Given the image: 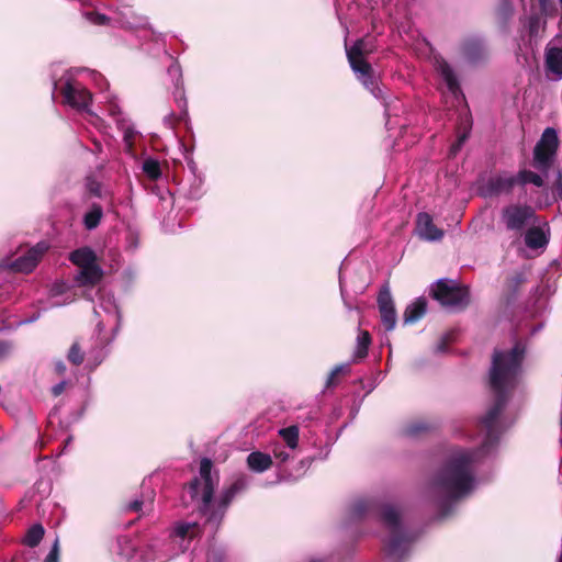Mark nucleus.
Returning a JSON list of instances; mask_svg holds the SVG:
<instances>
[{"label": "nucleus", "instance_id": "f257e3e1", "mask_svg": "<svg viewBox=\"0 0 562 562\" xmlns=\"http://www.w3.org/2000/svg\"><path fill=\"white\" fill-rule=\"evenodd\" d=\"M526 347L518 341L509 351L495 350L490 369V389L494 402L481 419L485 438L480 449H450L431 477L427 493L437 504L440 516L447 517L453 505L473 493L477 486L476 464L480 456L496 447L502 432L509 426L502 417L510 392L518 385Z\"/></svg>", "mask_w": 562, "mask_h": 562}, {"label": "nucleus", "instance_id": "f03ea898", "mask_svg": "<svg viewBox=\"0 0 562 562\" xmlns=\"http://www.w3.org/2000/svg\"><path fill=\"white\" fill-rule=\"evenodd\" d=\"M349 516L352 520L373 517L381 522L385 530L383 562H404L409 555L417 535L407 528L397 506L376 497L358 498L350 505Z\"/></svg>", "mask_w": 562, "mask_h": 562}, {"label": "nucleus", "instance_id": "7ed1b4c3", "mask_svg": "<svg viewBox=\"0 0 562 562\" xmlns=\"http://www.w3.org/2000/svg\"><path fill=\"white\" fill-rule=\"evenodd\" d=\"M213 463L204 458L200 463L199 476L194 477L188 487L192 501L199 504V512L205 517V522L212 530L221 525L227 508L234 498L245 492L250 484V476L245 473L237 474L229 486L224 488L216 501H213L214 490L218 484V476L212 473Z\"/></svg>", "mask_w": 562, "mask_h": 562}, {"label": "nucleus", "instance_id": "20e7f679", "mask_svg": "<svg viewBox=\"0 0 562 562\" xmlns=\"http://www.w3.org/2000/svg\"><path fill=\"white\" fill-rule=\"evenodd\" d=\"M202 532V526L198 521L177 520L169 528L167 539H155L143 549L140 562H168L187 552Z\"/></svg>", "mask_w": 562, "mask_h": 562}, {"label": "nucleus", "instance_id": "39448f33", "mask_svg": "<svg viewBox=\"0 0 562 562\" xmlns=\"http://www.w3.org/2000/svg\"><path fill=\"white\" fill-rule=\"evenodd\" d=\"M70 261L78 268L74 280L78 286H94L103 278V270L97 262V255L88 247L74 250Z\"/></svg>", "mask_w": 562, "mask_h": 562}, {"label": "nucleus", "instance_id": "423d86ee", "mask_svg": "<svg viewBox=\"0 0 562 562\" xmlns=\"http://www.w3.org/2000/svg\"><path fill=\"white\" fill-rule=\"evenodd\" d=\"M431 294L443 307L453 312L464 310L470 303L469 286L452 279H439L431 288Z\"/></svg>", "mask_w": 562, "mask_h": 562}, {"label": "nucleus", "instance_id": "0eeeda50", "mask_svg": "<svg viewBox=\"0 0 562 562\" xmlns=\"http://www.w3.org/2000/svg\"><path fill=\"white\" fill-rule=\"evenodd\" d=\"M362 45V41H358L351 47L346 49L348 61L358 80L361 81L366 89H368L376 99H383V93L378 86L373 69L363 58Z\"/></svg>", "mask_w": 562, "mask_h": 562}, {"label": "nucleus", "instance_id": "6e6552de", "mask_svg": "<svg viewBox=\"0 0 562 562\" xmlns=\"http://www.w3.org/2000/svg\"><path fill=\"white\" fill-rule=\"evenodd\" d=\"M501 221L507 231L520 234L529 226L538 224V216L532 206L514 203L502 210Z\"/></svg>", "mask_w": 562, "mask_h": 562}, {"label": "nucleus", "instance_id": "1a4fd4ad", "mask_svg": "<svg viewBox=\"0 0 562 562\" xmlns=\"http://www.w3.org/2000/svg\"><path fill=\"white\" fill-rule=\"evenodd\" d=\"M558 146L557 131L552 127H547L533 148L532 166L546 175L553 164Z\"/></svg>", "mask_w": 562, "mask_h": 562}, {"label": "nucleus", "instance_id": "9d476101", "mask_svg": "<svg viewBox=\"0 0 562 562\" xmlns=\"http://www.w3.org/2000/svg\"><path fill=\"white\" fill-rule=\"evenodd\" d=\"M54 88L60 91L66 104L78 111L91 113L89 106L92 94L80 82L71 78H65V80L55 82Z\"/></svg>", "mask_w": 562, "mask_h": 562}, {"label": "nucleus", "instance_id": "9b49d317", "mask_svg": "<svg viewBox=\"0 0 562 562\" xmlns=\"http://www.w3.org/2000/svg\"><path fill=\"white\" fill-rule=\"evenodd\" d=\"M517 187L515 175L503 171L490 176L481 186L480 191L484 198L510 194Z\"/></svg>", "mask_w": 562, "mask_h": 562}, {"label": "nucleus", "instance_id": "f8f14e48", "mask_svg": "<svg viewBox=\"0 0 562 562\" xmlns=\"http://www.w3.org/2000/svg\"><path fill=\"white\" fill-rule=\"evenodd\" d=\"M378 306L381 315V322L385 330H393L396 326L397 315L393 297L387 285H384L379 292Z\"/></svg>", "mask_w": 562, "mask_h": 562}, {"label": "nucleus", "instance_id": "ddd939ff", "mask_svg": "<svg viewBox=\"0 0 562 562\" xmlns=\"http://www.w3.org/2000/svg\"><path fill=\"white\" fill-rule=\"evenodd\" d=\"M47 249L48 245L46 243H37L34 247L30 248L25 255L16 258L11 263L12 269L25 273L33 271Z\"/></svg>", "mask_w": 562, "mask_h": 562}, {"label": "nucleus", "instance_id": "4468645a", "mask_svg": "<svg viewBox=\"0 0 562 562\" xmlns=\"http://www.w3.org/2000/svg\"><path fill=\"white\" fill-rule=\"evenodd\" d=\"M415 233L420 239L426 241H439L445 235L443 231L434 224L431 215L426 212L418 213Z\"/></svg>", "mask_w": 562, "mask_h": 562}, {"label": "nucleus", "instance_id": "2eb2a0df", "mask_svg": "<svg viewBox=\"0 0 562 562\" xmlns=\"http://www.w3.org/2000/svg\"><path fill=\"white\" fill-rule=\"evenodd\" d=\"M109 113L114 117L117 128L123 133V140L127 151H132L133 142L137 132L133 123L126 119L115 102L109 104Z\"/></svg>", "mask_w": 562, "mask_h": 562}, {"label": "nucleus", "instance_id": "dca6fc26", "mask_svg": "<svg viewBox=\"0 0 562 562\" xmlns=\"http://www.w3.org/2000/svg\"><path fill=\"white\" fill-rule=\"evenodd\" d=\"M461 52L470 63H479L487 57V48L482 37L472 35L462 42Z\"/></svg>", "mask_w": 562, "mask_h": 562}, {"label": "nucleus", "instance_id": "f3484780", "mask_svg": "<svg viewBox=\"0 0 562 562\" xmlns=\"http://www.w3.org/2000/svg\"><path fill=\"white\" fill-rule=\"evenodd\" d=\"M547 72L553 75L554 80L562 79V49L550 47L546 52Z\"/></svg>", "mask_w": 562, "mask_h": 562}, {"label": "nucleus", "instance_id": "a211bd4d", "mask_svg": "<svg viewBox=\"0 0 562 562\" xmlns=\"http://www.w3.org/2000/svg\"><path fill=\"white\" fill-rule=\"evenodd\" d=\"M100 307L109 315L110 318L114 322V328H113V337L117 334L121 327L122 323V315L120 312V308L115 302V299L113 295H102L100 299Z\"/></svg>", "mask_w": 562, "mask_h": 562}, {"label": "nucleus", "instance_id": "6ab92c4d", "mask_svg": "<svg viewBox=\"0 0 562 562\" xmlns=\"http://www.w3.org/2000/svg\"><path fill=\"white\" fill-rule=\"evenodd\" d=\"M527 281V272L525 269L514 271L506 280L504 292L507 301L516 299L520 286Z\"/></svg>", "mask_w": 562, "mask_h": 562}, {"label": "nucleus", "instance_id": "aec40b11", "mask_svg": "<svg viewBox=\"0 0 562 562\" xmlns=\"http://www.w3.org/2000/svg\"><path fill=\"white\" fill-rule=\"evenodd\" d=\"M427 311V301L425 297H417L414 302L407 305L403 319L405 324H414L418 322Z\"/></svg>", "mask_w": 562, "mask_h": 562}, {"label": "nucleus", "instance_id": "412c9836", "mask_svg": "<svg viewBox=\"0 0 562 562\" xmlns=\"http://www.w3.org/2000/svg\"><path fill=\"white\" fill-rule=\"evenodd\" d=\"M248 468L256 473H262L271 468L272 459L268 453L261 451H252L247 456Z\"/></svg>", "mask_w": 562, "mask_h": 562}, {"label": "nucleus", "instance_id": "4be33fe9", "mask_svg": "<svg viewBox=\"0 0 562 562\" xmlns=\"http://www.w3.org/2000/svg\"><path fill=\"white\" fill-rule=\"evenodd\" d=\"M531 226L532 227L528 228L525 234L526 246L530 249L544 248L549 243L548 236L540 227L536 225Z\"/></svg>", "mask_w": 562, "mask_h": 562}, {"label": "nucleus", "instance_id": "5701e85b", "mask_svg": "<svg viewBox=\"0 0 562 562\" xmlns=\"http://www.w3.org/2000/svg\"><path fill=\"white\" fill-rule=\"evenodd\" d=\"M438 70L448 90L456 95L460 91V87L452 67L447 61H441L438 65Z\"/></svg>", "mask_w": 562, "mask_h": 562}, {"label": "nucleus", "instance_id": "b1692460", "mask_svg": "<svg viewBox=\"0 0 562 562\" xmlns=\"http://www.w3.org/2000/svg\"><path fill=\"white\" fill-rule=\"evenodd\" d=\"M515 175L517 187L525 188L527 184H533L538 188L544 184L542 177L531 170L521 169Z\"/></svg>", "mask_w": 562, "mask_h": 562}, {"label": "nucleus", "instance_id": "393cba45", "mask_svg": "<svg viewBox=\"0 0 562 562\" xmlns=\"http://www.w3.org/2000/svg\"><path fill=\"white\" fill-rule=\"evenodd\" d=\"M299 427L295 425L279 429L278 434L286 448L294 451L299 446Z\"/></svg>", "mask_w": 562, "mask_h": 562}, {"label": "nucleus", "instance_id": "a878e982", "mask_svg": "<svg viewBox=\"0 0 562 562\" xmlns=\"http://www.w3.org/2000/svg\"><path fill=\"white\" fill-rule=\"evenodd\" d=\"M103 215V210L99 204H93L83 216V224L87 229L91 231L98 227Z\"/></svg>", "mask_w": 562, "mask_h": 562}, {"label": "nucleus", "instance_id": "bb28decb", "mask_svg": "<svg viewBox=\"0 0 562 562\" xmlns=\"http://www.w3.org/2000/svg\"><path fill=\"white\" fill-rule=\"evenodd\" d=\"M370 344V334L368 331H360L357 337V347L353 355L355 359H363L368 355Z\"/></svg>", "mask_w": 562, "mask_h": 562}, {"label": "nucleus", "instance_id": "cd10ccee", "mask_svg": "<svg viewBox=\"0 0 562 562\" xmlns=\"http://www.w3.org/2000/svg\"><path fill=\"white\" fill-rule=\"evenodd\" d=\"M45 530L41 524L33 525L26 532L24 542L31 548L36 547L43 539Z\"/></svg>", "mask_w": 562, "mask_h": 562}, {"label": "nucleus", "instance_id": "c85d7f7f", "mask_svg": "<svg viewBox=\"0 0 562 562\" xmlns=\"http://www.w3.org/2000/svg\"><path fill=\"white\" fill-rule=\"evenodd\" d=\"M168 74L171 77H177L176 87H177V89H179L178 102L182 103V105L186 106L187 102L184 100V92H183L182 88L180 89V85H182V81H181V68H180L179 64L172 63L168 68Z\"/></svg>", "mask_w": 562, "mask_h": 562}, {"label": "nucleus", "instance_id": "c756f323", "mask_svg": "<svg viewBox=\"0 0 562 562\" xmlns=\"http://www.w3.org/2000/svg\"><path fill=\"white\" fill-rule=\"evenodd\" d=\"M143 171L153 180H156L161 176L159 162L153 158L144 160Z\"/></svg>", "mask_w": 562, "mask_h": 562}, {"label": "nucleus", "instance_id": "7c9ffc66", "mask_svg": "<svg viewBox=\"0 0 562 562\" xmlns=\"http://www.w3.org/2000/svg\"><path fill=\"white\" fill-rule=\"evenodd\" d=\"M349 371H350L349 363H341V364L335 366L326 380V387L335 386L337 384L336 376L339 374L349 373Z\"/></svg>", "mask_w": 562, "mask_h": 562}, {"label": "nucleus", "instance_id": "2f4dec72", "mask_svg": "<svg viewBox=\"0 0 562 562\" xmlns=\"http://www.w3.org/2000/svg\"><path fill=\"white\" fill-rule=\"evenodd\" d=\"M430 429V425L424 420L414 422L407 425L404 429V432L408 437H415L422 432L428 431Z\"/></svg>", "mask_w": 562, "mask_h": 562}, {"label": "nucleus", "instance_id": "473e14b6", "mask_svg": "<svg viewBox=\"0 0 562 562\" xmlns=\"http://www.w3.org/2000/svg\"><path fill=\"white\" fill-rule=\"evenodd\" d=\"M117 547H119L120 555H122L123 558H125L127 560L133 558L135 549L128 538H126V537L119 538Z\"/></svg>", "mask_w": 562, "mask_h": 562}, {"label": "nucleus", "instance_id": "72a5a7b5", "mask_svg": "<svg viewBox=\"0 0 562 562\" xmlns=\"http://www.w3.org/2000/svg\"><path fill=\"white\" fill-rule=\"evenodd\" d=\"M203 179L201 177H194L189 190L188 196L192 200H198L204 194Z\"/></svg>", "mask_w": 562, "mask_h": 562}, {"label": "nucleus", "instance_id": "f704fd0d", "mask_svg": "<svg viewBox=\"0 0 562 562\" xmlns=\"http://www.w3.org/2000/svg\"><path fill=\"white\" fill-rule=\"evenodd\" d=\"M286 446H282V443L280 442H276L273 443V447H272V453H273V457L281 463H284L286 461H289L291 458H293V456L286 451Z\"/></svg>", "mask_w": 562, "mask_h": 562}, {"label": "nucleus", "instance_id": "c9c22d12", "mask_svg": "<svg viewBox=\"0 0 562 562\" xmlns=\"http://www.w3.org/2000/svg\"><path fill=\"white\" fill-rule=\"evenodd\" d=\"M68 360L76 366H79L82 363L83 351L81 350L78 342L72 344V346L70 347L69 352H68Z\"/></svg>", "mask_w": 562, "mask_h": 562}, {"label": "nucleus", "instance_id": "e433bc0d", "mask_svg": "<svg viewBox=\"0 0 562 562\" xmlns=\"http://www.w3.org/2000/svg\"><path fill=\"white\" fill-rule=\"evenodd\" d=\"M499 15L507 21L514 13V7L510 0H502L498 8Z\"/></svg>", "mask_w": 562, "mask_h": 562}, {"label": "nucleus", "instance_id": "4c0bfd02", "mask_svg": "<svg viewBox=\"0 0 562 562\" xmlns=\"http://www.w3.org/2000/svg\"><path fill=\"white\" fill-rule=\"evenodd\" d=\"M470 133V128L465 130L463 133L459 134L458 139L456 143H453L450 147V155L456 156L458 151L463 146L464 142L467 140Z\"/></svg>", "mask_w": 562, "mask_h": 562}, {"label": "nucleus", "instance_id": "58836bf2", "mask_svg": "<svg viewBox=\"0 0 562 562\" xmlns=\"http://www.w3.org/2000/svg\"><path fill=\"white\" fill-rule=\"evenodd\" d=\"M527 26H528V30H529V34L531 36H536L538 34V31H539V26H540V18L538 14H531L528 16V20H527Z\"/></svg>", "mask_w": 562, "mask_h": 562}, {"label": "nucleus", "instance_id": "ea45409f", "mask_svg": "<svg viewBox=\"0 0 562 562\" xmlns=\"http://www.w3.org/2000/svg\"><path fill=\"white\" fill-rule=\"evenodd\" d=\"M86 187L88 191L94 196L100 198L102 195V187L99 181L93 178H87Z\"/></svg>", "mask_w": 562, "mask_h": 562}, {"label": "nucleus", "instance_id": "a19ab883", "mask_svg": "<svg viewBox=\"0 0 562 562\" xmlns=\"http://www.w3.org/2000/svg\"><path fill=\"white\" fill-rule=\"evenodd\" d=\"M13 351V344L9 340L0 339V361H3L10 357Z\"/></svg>", "mask_w": 562, "mask_h": 562}, {"label": "nucleus", "instance_id": "79ce46f5", "mask_svg": "<svg viewBox=\"0 0 562 562\" xmlns=\"http://www.w3.org/2000/svg\"><path fill=\"white\" fill-rule=\"evenodd\" d=\"M44 562H59V539L56 538Z\"/></svg>", "mask_w": 562, "mask_h": 562}, {"label": "nucleus", "instance_id": "37998d69", "mask_svg": "<svg viewBox=\"0 0 562 562\" xmlns=\"http://www.w3.org/2000/svg\"><path fill=\"white\" fill-rule=\"evenodd\" d=\"M553 196L554 199L562 198V181H561V173H559L558 179L553 186Z\"/></svg>", "mask_w": 562, "mask_h": 562}, {"label": "nucleus", "instance_id": "c03bdc74", "mask_svg": "<svg viewBox=\"0 0 562 562\" xmlns=\"http://www.w3.org/2000/svg\"><path fill=\"white\" fill-rule=\"evenodd\" d=\"M65 386H66V381H61V382L57 383L56 385H54L52 389V393L54 394V396H59L64 392Z\"/></svg>", "mask_w": 562, "mask_h": 562}, {"label": "nucleus", "instance_id": "a18cd8bd", "mask_svg": "<svg viewBox=\"0 0 562 562\" xmlns=\"http://www.w3.org/2000/svg\"><path fill=\"white\" fill-rule=\"evenodd\" d=\"M394 109H395V106H393L392 104L385 103V111L384 112H385V116L387 117L386 126H389V124H390V117L392 115H395Z\"/></svg>", "mask_w": 562, "mask_h": 562}, {"label": "nucleus", "instance_id": "49530a36", "mask_svg": "<svg viewBox=\"0 0 562 562\" xmlns=\"http://www.w3.org/2000/svg\"><path fill=\"white\" fill-rule=\"evenodd\" d=\"M143 502L135 499L134 502L128 504V509L138 512L142 508Z\"/></svg>", "mask_w": 562, "mask_h": 562}, {"label": "nucleus", "instance_id": "de8ad7c7", "mask_svg": "<svg viewBox=\"0 0 562 562\" xmlns=\"http://www.w3.org/2000/svg\"><path fill=\"white\" fill-rule=\"evenodd\" d=\"M92 21L95 24H105L108 21V18L104 14H95V16Z\"/></svg>", "mask_w": 562, "mask_h": 562}, {"label": "nucleus", "instance_id": "09e8293b", "mask_svg": "<svg viewBox=\"0 0 562 562\" xmlns=\"http://www.w3.org/2000/svg\"><path fill=\"white\" fill-rule=\"evenodd\" d=\"M38 318H40V313L32 315V317L22 321L21 324H30V323L37 321Z\"/></svg>", "mask_w": 562, "mask_h": 562}, {"label": "nucleus", "instance_id": "8fccbe9b", "mask_svg": "<svg viewBox=\"0 0 562 562\" xmlns=\"http://www.w3.org/2000/svg\"><path fill=\"white\" fill-rule=\"evenodd\" d=\"M63 290H61V285H58V284H55L53 288H52V295L55 296V295H58L59 293H61Z\"/></svg>", "mask_w": 562, "mask_h": 562}, {"label": "nucleus", "instance_id": "3c124183", "mask_svg": "<svg viewBox=\"0 0 562 562\" xmlns=\"http://www.w3.org/2000/svg\"><path fill=\"white\" fill-rule=\"evenodd\" d=\"M105 357V353L101 352L100 355H98L95 358H94V367L100 364L102 362V360L104 359Z\"/></svg>", "mask_w": 562, "mask_h": 562}, {"label": "nucleus", "instance_id": "603ef678", "mask_svg": "<svg viewBox=\"0 0 562 562\" xmlns=\"http://www.w3.org/2000/svg\"><path fill=\"white\" fill-rule=\"evenodd\" d=\"M437 351L438 352H445L446 351V342L445 340L440 341L437 346Z\"/></svg>", "mask_w": 562, "mask_h": 562}, {"label": "nucleus", "instance_id": "864d4df0", "mask_svg": "<svg viewBox=\"0 0 562 562\" xmlns=\"http://www.w3.org/2000/svg\"><path fill=\"white\" fill-rule=\"evenodd\" d=\"M64 304H66V302L61 303V302H58V301H54V302H52L50 306L52 307H58V306H63Z\"/></svg>", "mask_w": 562, "mask_h": 562}, {"label": "nucleus", "instance_id": "5fc2aeb1", "mask_svg": "<svg viewBox=\"0 0 562 562\" xmlns=\"http://www.w3.org/2000/svg\"><path fill=\"white\" fill-rule=\"evenodd\" d=\"M339 285H340L341 294H344V280H342V276L341 274L339 277Z\"/></svg>", "mask_w": 562, "mask_h": 562}, {"label": "nucleus", "instance_id": "6e6d98bb", "mask_svg": "<svg viewBox=\"0 0 562 562\" xmlns=\"http://www.w3.org/2000/svg\"><path fill=\"white\" fill-rule=\"evenodd\" d=\"M97 329H98L99 334L104 329V325L102 322L98 323Z\"/></svg>", "mask_w": 562, "mask_h": 562}, {"label": "nucleus", "instance_id": "4d7b16f0", "mask_svg": "<svg viewBox=\"0 0 562 562\" xmlns=\"http://www.w3.org/2000/svg\"><path fill=\"white\" fill-rule=\"evenodd\" d=\"M159 553H160V550L158 549V550L151 551L149 557L150 558H156Z\"/></svg>", "mask_w": 562, "mask_h": 562}, {"label": "nucleus", "instance_id": "13d9d810", "mask_svg": "<svg viewBox=\"0 0 562 562\" xmlns=\"http://www.w3.org/2000/svg\"><path fill=\"white\" fill-rule=\"evenodd\" d=\"M541 328H542V324H539L538 326H536V327L532 329L531 334H532V335H533V334H536V333H537V331H539Z\"/></svg>", "mask_w": 562, "mask_h": 562}, {"label": "nucleus", "instance_id": "bf43d9fd", "mask_svg": "<svg viewBox=\"0 0 562 562\" xmlns=\"http://www.w3.org/2000/svg\"><path fill=\"white\" fill-rule=\"evenodd\" d=\"M72 440V437H68L67 440H66V443H65V448L71 442Z\"/></svg>", "mask_w": 562, "mask_h": 562}, {"label": "nucleus", "instance_id": "052dcab7", "mask_svg": "<svg viewBox=\"0 0 562 562\" xmlns=\"http://www.w3.org/2000/svg\"><path fill=\"white\" fill-rule=\"evenodd\" d=\"M58 370H59V371H64V370H65V366L60 363V364L58 366Z\"/></svg>", "mask_w": 562, "mask_h": 562}, {"label": "nucleus", "instance_id": "680f3d73", "mask_svg": "<svg viewBox=\"0 0 562 562\" xmlns=\"http://www.w3.org/2000/svg\"><path fill=\"white\" fill-rule=\"evenodd\" d=\"M314 459H316V457H314L313 459H307V460H305V461H303V462H304V463H308V464H310Z\"/></svg>", "mask_w": 562, "mask_h": 562}, {"label": "nucleus", "instance_id": "e2e57ef3", "mask_svg": "<svg viewBox=\"0 0 562 562\" xmlns=\"http://www.w3.org/2000/svg\"><path fill=\"white\" fill-rule=\"evenodd\" d=\"M311 562H326L325 560H312Z\"/></svg>", "mask_w": 562, "mask_h": 562}]
</instances>
